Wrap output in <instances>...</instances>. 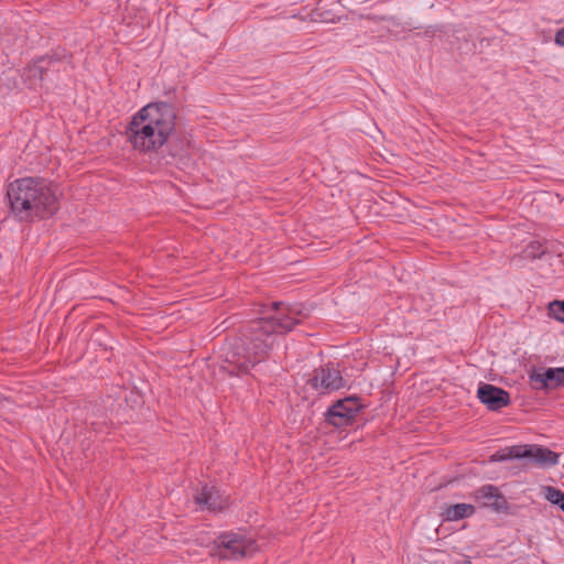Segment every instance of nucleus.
Segmentation results:
<instances>
[{
    "mask_svg": "<svg viewBox=\"0 0 564 564\" xmlns=\"http://www.w3.org/2000/svg\"><path fill=\"white\" fill-rule=\"evenodd\" d=\"M524 258L529 259H535L540 258L542 254H544L545 249L543 246L538 241H532L530 245L527 246L524 249Z\"/></svg>",
    "mask_w": 564,
    "mask_h": 564,
    "instance_id": "16",
    "label": "nucleus"
},
{
    "mask_svg": "<svg viewBox=\"0 0 564 564\" xmlns=\"http://www.w3.org/2000/svg\"><path fill=\"white\" fill-rule=\"evenodd\" d=\"M195 503L210 511L223 510L226 501L215 487L204 486L202 491L195 496Z\"/></svg>",
    "mask_w": 564,
    "mask_h": 564,
    "instance_id": "12",
    "label": "nucleus"
},
{
    "mask_svg": "<svg viewBox=\"0 0 564 564\" xmlns=\"http://www.w3.org/2000/svg\"><path fill=\"white\" fill-rule=\"evenodd\" d=\"M7 196L20 221L48 218L57 213L59 204L52 184L41 177H21L9 184Z\"/></svg>",
    "mask_w": 564,
    "mask_h": 564,
    "instance_id": "3",
    "label": "nucleus"
},
{
    "mask_svg": "<svg viewBox=\"0 0 564 564\" xmlns=\"http://www.w3.org/2000/svg\"><path fill=\"white\" fill-rule=\"evenodd\" d=\"M549 314L555 319L564 323V301H554L549 304Z\"/></svg>",
    "mask_w": 564,
    "mask_h": 564,
    "instance_id": "17",
    "label": "nucleus"
},
{
    "mask_svg": "<svg viewBox=\"0 0 564 564\" xmlns=\"http://www.w3.org/2000/svg\"><path fill=\"white\" fill-rule=\"evenodd\" d=\"M516 453L521 454V445L508 447V448H506V452H503V453L497 452L490 456V460L491 462H503L507 459L522 458V456H514Z\"/></svg>",
    "mask_w": 564,
    "mask_h": 564,
    "instance_id": "15",
    "label": "nucleus"
},
{
    "mask_svg": "<svg viewBox=\"0 0 564 564\" xmlns=\"http://www.w3.org/2000/svg\"><path fill=\"white\" fill-rule=\"evenodd\" d=\"M475 499L482 507H488L495 512H506L509 510V502L500 492L499 488L494 485L481 486L475 492Z\"/></svg>",
    "mask_w": 564,
    "mask_h": 564,
    "instance_id": "10",
    "label": "nucleus"
},
{
    "mask_svg": "<svg viewBox=\"0 0 564 564\" xmlns=\"http://www.w3.org/2000/svg\"><path fill=\"white\" fill-rule=\"evenodd\" d=\"M254 541L237 533H226L218 538L217 545L221 558H240L256 550Z\"/></svg>",
    "mask_w": 564,
    "mask_h": 564,
    "instance_id": "7",
    "label": "nucleus"
},
{
    "mask_svg": "<svg viewBox=\"0 0 564 564\" xmlns=\"http://www.w3.org/2000/svg\"><path fill=\"white\" fill-rule=\"evenodd\" d=\"M554 42L558 46H564V28L556 31Z\"/></svg>",
    "mask_w": 564,
    "mask_h": 564,
    "instance_id": "18",
    "label": "nucleus"
},
{
    "mask_svg": "<svg viewBox=\"0 0 564 564\" xmlns=\"http://www.w3.org/2000/svg\"><path fill=\"white\" fill-rule=\"evenodd\" d=\"M477 397L490 411H499L510 403V394L506 390L489 383L479 386Z\"/></svg>",
    "mask_w": 564,
    "mask_h": 564,
    "instance_id": "9",
    "label": "nucleus"
},
{
    "mask_svg": "<svg viewBox=\"0 0 564 564\" xmlns=\"http://www.w3.org/2000/svg\"><path fill=\"white\" fill-rule=\"evenodd\" d=\"M530 381L535 390H554L564 387V367L545 368L530 375Z\"/></svg>",
    "mask_w": 564,
    "mask_h": 564,
    "instance_id": "8",
    "label": "nucleus"
},
{
    "mask_svg": "<svg viewBox=\"0 0 564 564\" xmlns=\"http://www.w3.org/2000/svg\"><path fill=\"white\" fill-rule=\"evenodd\" d=\"M293 310L274 317L251 321L241 330V336L224 349L221 370L230 376L246 375L256 365L264 361L274 345L278 334L291 332L300 319L293 317Z\"/></svg>",
    "mask_w": 564,
    "mask_h": 564,
    "instance_id": "1",
    "label": "nucleus"
},
{
    "mask_svg": "<svg viewBox=\"0 0 564 564\" xmlns=\"http://www.w3.org/2000/svg\"><path fill=\"white\" fill-rule=\"evenodd\" d=\"M271 305H272V308L276 311L282 305V303L281 302H273Z\"/></svg>",
    "mask_w": 564,
    "mask_h": 564,
    "instance_id": "19",
    "label": "nucleus"
},
{
    "mask_svg": "<svg viewBox=\"0 0 564 564\" xmlns=\"http://www.w3.org/2000/svg\"><path fill=\"white\" fill-rule=\"evenodd\" d=\"M476 509L469 503H456L448 506L444 511V517L448 521H458L469 518L475 513Z\"/></svg>",
    "mask_w": 564,
    "mask_h": 564,
    "instance_id": "13",
    "label": "nucleus"
},
{
    "mask_svg": "<svg viewBox=\"0 0 564 564\" xmlns=\"http://www.w3.org/2000/svg\"><path fill=\"white\" fill-rule=\"evenodd\" d=\"M73 68L72 55L65 50H56L34 59L24 68V76L31 84H55L61 79L62 72L69 73Z\"/></svg>",
    "mask_w": 564,
    "mask_h": 564,
    "instance_id": "4",
    "label": "nucleus"
},
{
    "mask_svg": "<svg viewBox=\"0 0 564 564\" xmlns=\"http://www.w3.org/2000/svg\"><path fill=\"white\" fill-rule=\"evenodd\" d=\"M361 408L360 399L357 397L338 400L325 413L326 422L335 427L352 425Z\"/></svg>",
    "mask_w": 564,
    "mask_h": 564,
    "instance_id": "6",
    "label": "nucleus"
},
{
    "mask_svg": "<svg viewBox=\"0 0 564 564\" xmlns=\"http://www.w3.org/2000/svg\"><path fill=\"white\" fill-rule=\"evenodd\" d=\"M514 456H522V458H532L541 467L554 466L558 463L560 455L547 447L541 445H523L521 446V454Z\"/></svg>",
    "mask_w": 564,
    "mask_h": 564,
    "instance_id": "11",
    "label": "nucleus"
},
{
    "mask_svg": "<svg viewBox=\"0 0 564 564\" xmlns=\"http://www.w3.org/2000/svg\"><path fill=\"white\" fill-rule=\"evenodd\" d=\"M306 386L317 394H327L344 388L346 381L338 368L334 364L328 362L313 370L306 380Z\"/></svg>",
    "mask_w": 564,
    "mask_h": 564,
    "instance_id": "5",
    "label": "nucleus"
},
{
    "mask_svg": "<svg viewBox=\"0 0 564 564\" xmlns=\"http://www.w3.org/2000/svg\"><path fill=\"white\" fill-rule=\"evenodd\" d=\"M542 492L545 500L564 512V491L553 486H544Z\"/></svg>",
    "mask_w": 564,
    "mask_h": 564,
    "instance_id": "14",
    "label": "nucleus"
},
{
    "mask_svg": "<svg viewBox=\"0 0 564 564\" xmlns=\"http://www.w3.org/2000/svg\"><path fill=\"white\" fill-rule=\"evenodd\" d=\"M176 111L165 101L150 102L131 119L127 135L133 149L140 152H156L167 145L170 155L175 158L185 151L188 141L176 137Z\"/></svg>",
    "mask_w": 564,
    "mask_h": 564,
    "instance_id": "2",
    "label": "nucleus"
}]
</instances>
